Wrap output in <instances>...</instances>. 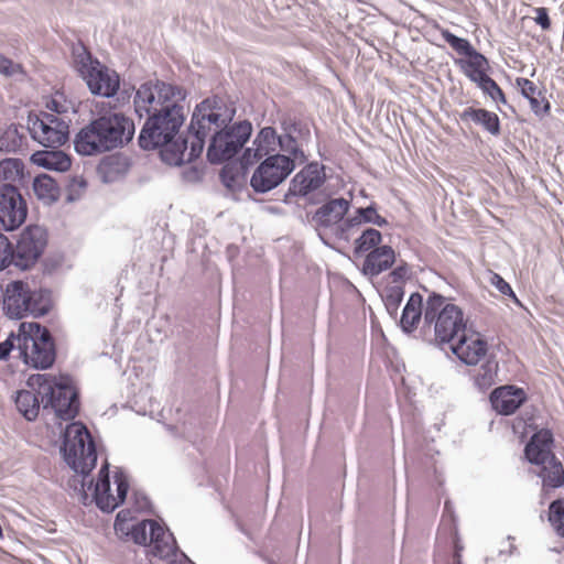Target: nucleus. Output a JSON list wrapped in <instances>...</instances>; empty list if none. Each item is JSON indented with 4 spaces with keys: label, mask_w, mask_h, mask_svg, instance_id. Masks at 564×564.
<instances>
[{
    "label": "nucleus",
    "mask_w": 564,
    "mask_h": 564,
    "mask_svg": "<svg viewBox=\"0 0 564 564\" xmlns=\"http://www.w3.org/2000/svg\"><path fill=\"white\" fill-rule=\"evenodd\" d=\"M46 392L45 409H53V422L58 431L54 445L59 458L73 475L67 480L72 490L84 507L96 506L106 514V458H101L96 478L91 477L98 465L97 445L85 423L76 420L82 406L80 389L69 390L63 386L51 399Z\"/></svg>",
    "instance_id": "obj_1"
},
{
    "label": "nucleus",
    "mask_w": 564,
    "mask_h": 564,
    "mask_svg": "<svg viewBox=\"0 0 564 564\" xmlns=\"http://www.w3.org/2000/svg\"><path fill=\"white\" fill-rule=\"evenodd\" d=\"M187 95L180 85L150 79L139 86L133 98L138 118L147 116L138 135L139 147L143 151L159 150L161 160L171 166L185 163L188 140L180 135V129L185 121L183 104Z\"/></svg>",
    "instance_id": "obj_2"
},
{
    "label": "nucleus",
    "mask_w": 564,
    "mask_h": 564,
    "mask_svg": "<svg viewBox=\"0 0 564 564\" xmlns=\"http://www.w3.org/2000/svg\"><path fill=\"white\" fill-rule=\"evenodd\" d=\"M236 108L218 96L213 95L196 104L187 133L193 138L185 162L196 161L203 153L206 138L214 129L206 151L210 164H221L234 159L252 135V123L245 119L232 122Z\"/></svg>",
    "instance_id": "obj_3"
},
{
    "label": "nucleus",
    "mask_w": 564,
    "mask_h": 564,
    "mask_svg": "<svg viewBox=\"0 0 564 564\" xmlns=\"http://www.w3.org/2000/svg\"><path fill=\"white\" fill-rule=\"evenodd\" d=\"M25 386L30 390L19 389L13 393L12 400L18 413L28 422H35L40 410L44 414H53V409H45L48 390H52L51 399L57 394V389L65 386L69 390H75L78 386L75 378L67 372L52 373H32L25 380Z\"/></svg>",
    "instance_id": "obj_4"
},
{
    "label": "nucleus",
    "mask_w": 564,
    "mask_h": 564,
    "mask_svg": "<svg viewBox=\"0 0 564 564\" xmlns=\"http://www.w3.org/2000/svg\"><path fill=\"white\" fill-rule=\"evenodd\" d=\"M424 325H433L434 338L430 343L441 348L468 332L463 310L456 304L446 303V297L434 291L425 303Z\"/></svg>",
    "instance_id": "obj_5"
},
{
    "label": "nucleus",
    "mask_w": 564,
    "mask_h": 564,
    "mask_svg": "<svg viewBox=\"0 0 564 564\" xmlns=\"http://www.w3.org/2000/svg\"><path fill=\"white\" fill-rule=\"evenodd\" d=\"M17 350L20 360L30 369L45 371L53 368L56 360V345L50 330L41 323L19 324Z\"/></svg>",
    "instance_id": "obj_6"
},
{
    "label": "nucleus",
    "mask_w": 564,
    "mask_h": 564,
    "mask_svg": "<svg viewBox=\"0 0 564 564\" xmlns=\"http://www.w3.org/2000/svg\"><path fill=\"white\" fill-rule=\"evenodd\" d=\"M48 230L44 225H24L14 237L13 249L17 270L29 272L39 264L48 246Z\"/></svg>",
    "instance_id": "obj_7"
},
{
    "label": "nucleus",
    "mask_w": 564,
    "mask_h": 564,
    "mask_svg": "<svg viewBox=\"0 0 564 564\" xmlns=\"http://www.w3.org/2000/svg\"><path fill=\"white\" fill-rule=\"evenodd\" d=\"M69 122L44 110L29 111L26 130L30 138L43 148L57 149L69 138Z\"/></svg>",
    "instance_id": "obj_8"
},
{
    "label": "nucleus",
    "mask_w": 564,
    "mask_h": 564,
    "mask_svg": "<svg viewBox=\"0 0 564 564\" xmlns=\"http://www.w3.org/2000/svg\"><path fill=\"white\" fill-rule=\"evenodd\" d=\"M443 40L460 57L454 58V64L471 82L476 83L490 70L489 59L471 44L468 39L460 37L448 29L441 31Z\"/></svg>",
    "instance_id": "obj_9"
},
{
    "label": "nucleus",
    "mask_w": 564,
    "mask_h": 564,
    "mask_svg": "<svg viewBox=\"0 0 564 564\" xmlns=\"http://www.w3.org/2000/svg\"><path fill=\"white\" fill-rule=\"evenodd\" d=\"M73 64L79 77L87 84L91 95L106 97V64L94 56L78 39L72 44Z\"/></svg>",
    "instance_id": "obj_10"
},
{
    "label": "nucleus",
    "mask_w": 564,
    "mask_h": 564,
    "mask_svg": "<svg viewBox=\"0 0 564 564\" xmlns=\"http://www.w3.org/2000/svg\"><path fill=\"white\" fill-rule=\"evenodd\" d=\"M22 191L13 184H0V230L13 232L26 223L29 204Z\"/></svg>",
    "instance_id": "obj_11"
},
{
    "label": "nucleus",
    "mask_w": 564,
    "mask_h": 564,
    "mask_svg": "<svg viewBox=\"0 0 564 564\" xmlns=\"http://www.w3.org/2000/svg\"><path fill=\"white\" fill-rule=\"evenodd\" d=\"M326 181L325 166L316 161L307 163L290 181L283 202L291 203V197H308Z\"/></svg>",
    "instance_id": "obj_12"
},
{
    "label": "nucleus",
    "mask_w": 564,
    "mask_h": 564,
    "mask_svg": "<svg viewBox=\"0 0 564 564\" xmlns=\"http://www.w3.org/2000/svg\"><path fill=\"white\" fill-rule=\"evenodd\" d=\"M0 304L3 315L10 321L26 318L30 285L23 280H11L4 290L0 288Z\"/></svg>",
    "instance_id": "obj_13"
},
{
    "label": "nucleus",
    "mask_w": 564,
    "mask_h": 564,
    "mask_svg": "<svg viewBox=\"0 0 564 564\" xmlns=\"http://www.w3.org/2000/svg\"><path fill=\"white\" fill-rule=\"evenodd\" d=\"M153 556L160 560L175 558L181 553L186 560L185 553L181 552L173 533L158 520L150 519L148 545Z\"/></svg>",
    "instance_id": "obj_14"
},
{
    "label": "nucleus",
    "mask_w": 564,
    "mask_h": 564,
    "mask_svg": "<svg viewBox=\"0 0 564 564\" xmlns=\"http://www.w3.org/2000/svg\"><path fill=\"white\" fill-rule=\"evenodd\" d=\"M528 400L523 388L506 384L495 388L489 395L491 408L500 415H512Z\"/></svg>",
    "instance_id": "obj_15"
},
{
    "label": "nucleus",
    "mask_w": 564,
    "mask_h": 564,
    "mask_svg": "<svg viewBox=\"0 0 564 564\" xmlns=\"http://www.w3.org/2000/svg\"><path fill=\"white\" fill-rule=\"evenodd\" d=\"M73 144L79 156L106 153V130L88 122L75 133Z\"/></svg>",
    "instance_id": "obj_16"
},
{
    "label": "nucleus",
    "mask_w": 564,
    "mask_h": 564,
    "mask_svg": "<svg viewBox=\"0 0 564 564\" xmlns=\"http://www.w3.org/2000/svg\"><path fill=\"white\" fill-rule=\"evenodd\" d=\"M554 445V435L550 429H540L535 431L524 446L525 459L536 466H543L552 460V447Z\"/></svg>",
    "instance_id": "obj_17"
},
{
    "label": "nucleus",
    "mask_w": 564,
    "mask_h": 564,
    "mask_svg": "<svg viewBox=\"0 0 564 564\" xmlns=\"http://www.w3.org/2000/svg\"><path fill=\"white\" fill-rule=\"evenodd\" d=\"M451 350L465 365L475 366L486 355L488 343L480 334H473L469 337L466 332L451 345Z\"/></svg>",
    "instance_id": "obj_18"
},
{
    "label": "nucleus",
    "mask_w": 564,
    "mask_h": 564,
    "mask_svg": "<svg viewBox=\"0 0 564 564\" xmlns=\"http://www.w3.org/2000/svg\"><path fill=\"white\" fill-rule=\"evenodd\" d=\"M29 161L32 165L50 172L66 173L70 170L73 156L65 151L44 148L31 153Z\"/></svg>",
    "instance_id": "obj_19"
},
{
    "label": "nucleus",
    "mask_w": 564,
    "mask_h": 564,
    "mask_svg": "<svg viewBox=\"0 0 564 564\" xmlns=\"http://www.w3.org/2000/svg\"><path fill=\"white\" fill-rule=\"evenodd\" d=\"M107 122L108 152L115 148H122L132 141L135 126L131 118L123 113H110L108 111Z\"/></svg>",
    "instance_id": "obj_20"
},
{
    "label": "nucleus",
    "mask_w": 564,
    "mask_h": 564,
    "mask_svg": "<svg viewBox=\"0 0 564 564\" xmlns=\"http://www.w3.org/2000/svg\"><path fill=\"white\" fill-rule=\"evenodd\" d=\"M30 174L22 159L15 156L0 159V184H13L24 189L28 197H30Z\"/></svg>",
    "instance_id": "obj_21"
},
{
    "label": "nucleus",
    "mask_w": 564,
    "mask_h": 564,
    "mask_svg": "<svg viewBox=\"0 0 564 564\" xmlns=\"http://www.w3.org/2000/svg\"><path fill=\"white\" fill-rule=\"evenodd\" d=\"M351 206L350 199L345 197L329 198L312 215V220L323 228H332L340 223L348 214Z\"/></svg>",
    "instance_id": "obj_22"
},
{
    "label": "nucleus",
    "mask_w": 564,
    "mask_h": 564,
    "mask_svg": "<svg viewBox=\"0 0 564 564\" xmlns=\"http://www.w3.org/2000/svg\"><path fill=\"white\" fill-rule=\"evenodd\" d=\"M394 249L389 245H381L365 256L361 273L368 278H375L391 269L395 263Z\"/></svg>",
    "instance_id": "obj_23"
},
{
    "label": "nucleus",
    "mask_w": 564,
    "mask_h": 564,
    "mask_svg": "<svg viewBox=\"0 0 564 564\" xmlns=\"http://www.w3.org/2000/svg\"><path fill=\"white\" fill-rule=\"evenodd\" d=\"M43 206L52 207L61 198V186L51 174L41 172L32 176L30 174L29 191Z\"/></svg>",
    "instance_id": "obj_24"
},
{
    "label": "nucleus",
    "mask_w": 564,
    "mask_h": 564,
    "mask_svg": "<svg viewBox=\"0 0 564 564\" xmlns=\"http://www.w3.org/2000/svg\"><path fill=\"white\" fill-rule=\"evenodd\" d=\"M297 161L300 162V156H293L292 154L274 153L268 155L256 167V175L260 177L265 172L273 175L280 174L278 180L282 184L295 170Z\"/></svg>",
    "instance_id": "obj_25"
},
{
    "label": "nucleus",
    "mask_w": 564,
    "mask_h": 564,
    "mask_svg": "<svg viewBox=\"0 0 564 564\" xmlns=\"http://www.w3.org/2000/svg\"><path fill=\"white\" fill-rule=\"evenodd\" d=\"M459 121L464 124L474 123L494 137L501 133V121L498 115L486 108L467 107L459 112Z\"/></svg>",
    "instance_id": "obj_26"
},
{
    "label": "nucleus",
    "mask_w": 564,
    "mask_h": 564,
    "mask_svg": "<svg viewBox=\"0 0 564 564\" xmlns=\"http://www.w3.org/2000/svg\"><path fill=\"white\" fill-rule=\"evenodd\" d=\"M110 467L111 465L108 462V514L124 505L131 488L130 476L126 469L122 467H116L112 471V484L116 491V494H113L111 489Z\"/></svg>",
    "instance_id": "obj_27"
},
{
    "label": "nucleus",
    "mask_w": 564,
    "mask_h": 564,
    "mask_svg": "<svg viewBox=\"0 0 564 564\" xmlns=\"http://www.w3.org/2000/svg\"><path fill=\"white\" fill-rule=\"evenodd\" d=\"M280 127L282 130L280 137L290 148V154L293 156H300V163L306 162L307 158L294 134L296 133L299 135H303L304 131L308 134L310 130L306 128V126L302 124L300 120L290 117L283 118L280 121Z\"/></svg>",
    "instance_id": "obj_28"
},
{
    "label": "nucleus",
    "mask_w": 564,
    "mask_h": 564,
    "mask_svg": "<svg viewBox=\"0 0 564 564\" xmlns=\"http://www.w3.org/2000/svg\"><path fill=\"white\" fill-rule=\"evenodd\" d=\"M252 145L258 147L265 158L274 153L290 154V148L282 140L276 129L271 126H265L258 131Z\"/></svg>",
    "instance_id": "obj_29"
},
{
    "label": "nucleus",
    "mask_w": 564,
    "mask_h": 564,
    "mask_svg": "<svg viewBox=\"0 0 564 564\" xmlns=\"http://www.w3.org/2000/svg\"><path fill=\"white\" fill-rule=\"evenodd\" d=\"M424 317L423 296L419 292L410 294L399 321V326L404 334H412Z\"/></svg>",
    "instance_id": "obj_30"
},
{
    "label": "nucleus",
    "mask_w": 564,
    "mask_h": 564,
    "mask_svg": "<svg viewBox=\"0 0 564 564\" xmlns=\"http://www.w3.org/2000/svg\"><path fill=\"white\" fill-rule=\"evenodd\" d=\"M517 85L520 87L521 95L528 99L531 110L536 117L543 118L550 113L551 104L542 96L532 80L519 77L517 78Z\"/></svg>",
    "instance_id": "obj_31"
},
{
    "label": "nucleus",
    "mask_w": 564,
    "mask_h": 564,
    "mask_svg": "<svg viewBox=\"0 0 564 564\" xmlns=\"http://www.w3.org/2000/svg\"><path fill=\"white\" fill-rule=\"evenodd\" d=\"M30 301H28L26 317L41 318L50 314L53 308L52 290L30 288Z\"/></svg>",
    "instance_id": "obj_32"
},
{
    "label": "nucleus",
    "mask_w": 564,
    "mask_h": 564,
    "mask_svg": "<svg viewBox=\"0 0 564 564\" xmlns=\"http://www.w3.org/2000/svg\"><path fill=\"white\" fill-rule=\"evenodd\" d=\"M538 476L542 480V491L544 495L564 485V468L556 456H552L551 463L540 466Z\"/></svg>",
    "instance_id": "obj_33"
},
{
    "label": "nucleus",
    "mask_w": 564,
    "mask_h": 564,
    "mask_svg": "<svg viewBox=\"0 0 564 564\" xmlns=\"http://www.w3.org/2000/svg\"><path fill=\"white\" fill-rule=\"evenodd\" d=\"M20 128V123L12 122L0 129V153L21 152L23 143H26V137Z\"/></svg>",
    "instance_id": "obj_34"
},
{
    "label": "nucleus",
    "mask_w": 564,
    "mask_h": 564,
    "mask_svg": "<svg viewBox=\"0 0 564 564\" xmlns=\"http://www.w3.org/2000/svg\"><path fill=\"white\" fill-rule=\"evenodd\" d=\"M137 89L133 85L123 82L121 84L120 75L113 70L108 68L107 76V97L116 98V100L120 105L129 104L133 93L135 94Z\"/></svg>",
    "instance_id": "obj_35"
},
{
    "label": "nucleus",
    "mask_w": 564,
    "mask_h": 564,
    "mask_svg": "<svg viewBox=\"0 0 564 564\" xmlns=\"http://www.w3.org/2000/svg\"><path fill=\"white\" fill-rule=\"evenodd\" d=\"M381 242L382 234L378 229L368 227L355 239L354 256L356 258L365 257L371 250L379 248Z\"/></svg>",
    "instance_id": "obj_36"
},
{
    "label": "nucleus",
    "mask_w": 564,
    "mask_h": 564,
    "mask_svg": "<svg viewBox=\"0 0 564 564\" xmlns=\"http://www.w3.org/2000/svg\"><path fill=\"white\" fill-rule=\"evenodd\" d=\"M107 162L108 183L124 176L131 166L130 159L121 153L108 154Z\"/></svg>",
    "instance_id": "obj_37"
},
{
    "label": "nucleus",
    "mask_w": 564,
    "mask_h": 564,
    "mask_svg": "<svg viewBox=\"0 0 564 564\" xmlns=\"http://www.w3.org/2000/svg\"><path fill=\"white\" fill-rule=\"evenodd\" d=\"M404 297V288L401 285H389L382 295L384 307L392 318H397L398 310Z\"/></svg>",
    "instance_id": "obj_38"
},
{
    "label": "nucleus",
    "mask_w": 564,
    "mask_h": 564,
    "mask_svg": "<svg viewBox=\"0 0 564 564\" xmlns=\"http://www.w3.org/2000/svg\"><path fill=\"white\" fill-rule=\"evenodd\" d=\"M547 520L556 534L564 538V497L549 505Z\"/></svg>",
    "instance_id": "obj_39"
},
{
    "label": "nucleus",
    "mask_w": 564,
    "mask_h": 564,
    "mask_svg": "<svg viewBox=\"0 0 564 564\" xmlns=\"http://www.w3.org/2000/svg\"><path fill=\"white\" fill-rule=\"evenodd\" d=\"M87 186L88 182L84 175H69L65 185V203L73 204L79 200Z\"/></svg>",
    "instance_id": "obj_40"
},
{
    "label": "nucleus",
    "mask_w": 564,
    "mask_h": 564,
    "mask_svg": "<svg viewBox=\"0 0 564 564\" xmlns=\"http://www.w3.org/2000/svg\"><path fill=\"white\" fill-rule=\"evenodd\" d=\"M278 177H280V174L273 175L270 172H265L259 177L256 175L254 170L250 178V186L254 193L265 194L276 188L281 184Z\"/></svg>",
    "instance_id": "obj_41"
},
{
    "label": "nucleus",
    "mask_w": 564,
    "mask_h": 564,
    "mask_svg": "<svg viewBox=\"0 0 564 564\" xmlns=\"http://www.w3.org/2000/svg\"><path fill=\"white\" fill-rule=\"evenodd\" d=\"M0 230V272L13 267L17 269L13 242Z\"/></svg>",
    "instance_id": "obj_42"
},
{
    "label": "nucleus",
    "mask_w": 564,
    "mask_h": 564,
    "mask_svg": "<svg viewBox=\"0 0 564 564\" xmlns=\"http://www.w3.org/2000/svg\"><path fill=\"white\" fill-rule=\"evenodd\" d=\"M476 86L496 102L507 104V98L500 86L486 74L481 79L475 83Z\"/></svg>",
    "instance_id": "obj_43"
},
{
    "label": "nucleus",
    "mask_w": 564,
    "mask_h": 564,
    "mask_svg": "<svg viewBox=\"0 0 564 564\" xmlns=\"http://www.w3.org/2000/svg\"><path fill=\"white\" fill-rule=\"evenodd\" d=\"M495 377L492 364L486 362L473 376L474 384L479 391L485 392L495 383Z\"/></svg>",
    "instance_id": "obj_44"
},
{
    "label": "nucleus",
    "mask_w": 564,
    "mask_h": 564,
    "mask_svg": "<svg viewBox=\"0 0 564 564\" xmlns=\"http://www.w3.org/2000/svg\"><path fill=\"white\" fill-rule=\"evenodd\" d=\"M221 184L229 191L240 188L241 173L235 164H225L219 173Z\"/></svg>",
    "instance_id": "obj_45"
},
{
    "label": "nucleus",
    "mask_w": 564,
    "mask_h": 564,
    "mask_svg": "<svg viewBox=\"0 0 564 564\" xmlns=\"http://www.w3.org/2000/svg\"><path fill=\"white\" fill-rule=\"evenodd\" d=\"M65 262V256L63 252L50 253L42 256L40 260L41 272L44 276L53 275Z\"/></svg>",
    "instance_id": "obj_46"
},
{
    "label": "nucleus",
    "mask_w": 564,
    "mask_h": 564,
    "mask_svg": "<svg viewBox=\"0 0 564 564\" xmlns=\"http://www.w3.org/2000/svg\"><path fill=\"white\" fill-rule=\"evenodd\" d=\"M45 108L53 115H64L68 111L67 96L64 93L55 91L44 98Z\"/></svg>",
    "instance_id": "obj_47"
},
{
    "label": "nucleus",
    "mask_w": 564,
    "mask_h": 564,
    "mask_svg": "<svg viewBox=\"0 0 564 564\" xmlns=\"http://www.w3.org/2000/svg\"><path fill=\"white\" fill-rule=\"evenodd\" d=\"M17 74L23 76L26 75L24 66L19 62H14L3 53H0V75L4 77H12Z\"/></svg>",
    "instance_id": "obj_48"
},
{
    "label": "nucleus",
    "mask_w": 564,
    "mask_h": 564,
    "mask_svg": "<svg viewBox=\"0 0 564 564\" xmlns=\"http://www.w3.org/2000/svg\"><path fill=\"white\" fill-rule=\"evenodd\" d=\"M264 158L265 156L258 147L253 145L251 148H246L239 159L242 173L247 172L254 163L261 162Z\"/></svg>",
    "instance_id": "obj_49"
},
{
    "label": "nucleus",
    "mask_w": 564,
    "mask_h": 564,
    "mask_svg": "<svg viewBox=\"0 0 564 564\" xmlns=\"http://www.w3.org/2000/svg\"><path fill=\"white\" fill-rule=\"evenodd\" d=\"M149 525H150V519H145L135 524H132L130 533H129V538H131V540L135 544L141 545V546H147L148 545Z\"/></svg>",
    "instance_id": "obj_50"
},
{
    "label": "nucleus",
    "mask_w": 564,
    "mask_h": 564,
    "mask_svg": "<svg viewBox=\"0 0 564 564\" xmlns=\"http://www.w3.org/2000/svg\"><path fill=\"white\" fill-rule=\"evenodd\" d=\"M131 500L134 511L144 513L154 512L152 501L143 490L133 489Z\"/></svg>",
    "instance_id": "obj_51"
},
{
    "label": "nucleus",
    "mask_w": 564,
    "mask_h": 564,
    "mask_svg": "<svg viewBox=\"0 0 564 564\" xmlns=\"http://www.w3.org/2000/svg\"><path fill=\"white\" fill-rule=\"evenodd\" d=\"M19 328L17 332H10L4 340L0 341V361H8L11 352L17 350V344H19Z\"/></svg>",
    "instance_id": "obj_52"
},
{
    "label": "nucleus",
    "mask_w": 564,
    "mask_h": 564,
    "mask_svg": "<svg viewBox=\"0 0 564 564\" xmlns=\"http://www.w3.org/2000/svg\"><path fill=\"white\" fill-rule=\"evenodd\" d=\"M411 276L410 265L405 261H400V263L390 271L389 278L394 283L404 282L409 280Z\"/></svg>",
    "instance_id": "obj_53"
},
{
    "label": "nucleus",
    "mask_w": 564,
    "mask_h": 564,
    "mask_svg": "<svg viewBox=\"0 0 564 564\" xmlns=\"http://www.w3.org/2000/svg\"><path fill=\"white\" fill-rule=\"evenodd\" d=\"M95 111H90L93 116H97V118H91L88 122L94 123L95 126L101 128V131H105L106 128V100L96 101L94 104Z\"/></svg>",
    "instance_id": "obj_54"
},
{
    "label": "nucleus",
    "mask_w": 564,
    "mask_h": 564,
    "mask_svg": "<svg viewBox=\"0 0 564 564\" xmlns=\"http://www.w3.org/2000/svg\"><path fill=\"white\" fill-rule=\"evenodd\" d=\"M356 214L362 224H370L372 217L377 214L378 207L376 203H371L367 207H358L356 208Z\"/></svg>",
    "instance_id": "obj_55"
},
{
    "label": "nucleus",
    "mask_w": 564,
    "mask_h": 564,
    "mask_svg": "<svg viewBox=\"0 0 564 564\" xmlns=\"http://www.w3.org/2000/svg\"><path fill=\"white\" fill-rule=\"evenodd\" d=\"M535 18L534 22L544 31L551 29L552 22L549 15V10L544 7H539L534 9Z\"/></svg>",
    "instance_id": "obj_56"
},
{
    "label": "nucleus",
    "mask_w": 564,
    "mask_h": 564,
    "mask_svg": "<svg viewBox=\"0 0 564 564\" xmlns=\"http://www.w3.org/2000/svg\"><path fill=\"white\" fill-rule=\"evenodd\" d=\"M489 281L502 295L511 292V285L500 274L491 272Z\"/></svg>",
    "instance_id": "obj_57"
},
{
    "label": "nucleus",
    "mask_w": 564,
    "mask_h": 564,
    "mask_svg": "<svg viewBox=\"0 0 564 564\" xmlns=\"http://www.w3.org/2000/svg\"><path fill=\"white\" fill-rule=\"evenodd\" d=\"M131 525L132 524H130V522H121L119 520H115L113 530L120 539L129 538Z\"/></svg>",
    "instance_id": "obj_58"
},
{
    "label": "nucleus",
    "mask_w": 564,
    "mask_h": 564,
    "mask_svg": "<svg viewBox=\"0 0 564 564\" xmlns=\"http://www.w3.org/2000/svg\"><path fill=\"white\" fill-rule=\"evenodd\" d=\"M333 234L335 238L338 240H343L345 242H349L350 240V231H348L339 223L337 225H333Z\"/></svg>",
    "instance_id": "obj_59"
},
{
    "label": "nucleus",
    "mask_w": 564,
    "mask_h": 564,
    "mask_svg": "<svg viewBox=\"0 0 564 564\" xmlns=\"http://www.w3.org/2000/svg\"><path fill=\"white\" fill-rule=\"evenodd\" d=\"M96 173H97V176H98L99 181L102 184H106V178H107V175H106V154H102L99 158L97 166H96Z\"/></svg>",
    "instance_id": "obj_60"
},
{
    "label": "nucleus",
    "mask_w": 564,
    "mask_h": 564,
    "mask_svg": "<svg viewBox=\"0 0 564 564\" xmlns=\"http://www.w3.org/2000/svg\"><path fill=\"white\" fill-rule=\"evenodd\" d=\"M341 226H344L348 231L352 230L356 227H359L361 225L357 214L355 213L354 216L347 217L339 223Z\"/></svg>",
    "instance_id": "obj_61"
},
{
    "label": "nucleus",
    "mask_w": 564,
    "mask_h": 564,
    "mask_svg": "<svg viewBox=\"0 0 564 564\" xmlns=\"http://www.w3.org/2000/svg\"><path fill=\"white\" fill-rule=\"evenodd\" d=\"M134 510H131V509H121L117 516H116V519L115 520H119L121 522H131L132 520H134Z\"/></svg>",
    "instance_id": "obj_62"
},
{
    "label": "nucleus",
    "mask_w": 564,
    "mask_h": 564,
    "mask_svg": "<svg viewBox=\"0 0 564 564\" xmlns=\"http://www.w3.org/2000/svg\"><path fill=\"white\" fill-rule=\"evenodd\" d=\"M449 518L452 522H456V516H455V512H454V506H453V502L447 499L445 500L444 502V514H443V518Z\"/></svg>",
    "instance_id": "obj_63"
},
{
    "label": "nucleus",
    "mask_w": 564,
    "mask_h": 564,
    "mask_svg": "<svg viewBox=\"0 0 564 564\" xmlns=\"http://www.w3.org/2000/svg\"><path fill=\"white\" fill-rule=\"evenodd\" d=\"M370 224L372 225H376L378 227H386L389 225V221L387 220V218L382 217L381 215H379L378 213L372 217V220L370 221Z\"/></svg>",
    "instance_id": "obj_64"
}]
</instances>
